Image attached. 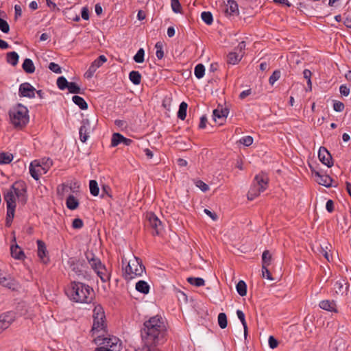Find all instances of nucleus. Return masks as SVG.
Returning a JSON list of instances; mask_svg holds the SVG:
<instances>
[{"mask_svg":"<svg viewBox=\"0 0 351 351\" xmlns=\"http://www.w3.org/2000/svg\"><path fill=\"white\" fill-rule=\"evenodd\" d=\"M49 69L56 73H61L62 72L60 66L55 62H51Z\"/></svg>","mask_w":351,"mask_h":351,"instance_id":"nucleus-59","label":"nucleus"},{"mask_svg":"<svg viewBox=\"0 0 351 351\" xmlns=\"http://www.w3.org/2000/svg\"><path fill=\"white\" fill-rule=\"evenodd\" d=\"M187 281L196 287H201L204 285V280L202 278L189 277L187 278Z\"/></svg>","mask_w":351,"mask_h":351,"instance_id":"nucleus-43","label":"nucleus"},{"mask_svg":"<svg viewBox=\"0 0 351 351\" xmlns=\"http://www.w3.org/2000/svg\"><path fill=\"white\" fill-rule=\"evenodd\" d=\"M237 315L243 326L244 337H245V339H246L247 336V323H246L245 318V314L243 313V312L242 311L237 310Z\"/></svg>","mask_w":351,"mask_h":351,"instance_id":"nucleus-36","label":"nucleus"},{"mask_svg":"<svg viewBox=\"0 0 351 351\" xmlns=\"http://www.w3.org/2000/svg\"><path fill=\"white\" fill-rule=\"evenodd\" d=\"M107 61V58L104 55L99 56L96 60H95L89 66L84 75L86 78H91L97 69L99 68L104 63Z\"/></svg>","mask_w":351,"mask_h":351,"instance_id":"nucleus-9","label":"nucleus"},{"mask_svg":"<svg viewBox=\"0 0 351 351\" xmlns=\"http://www.w3.org/2000/svg\"><path fill=\"white\" fill-rule=\"evenodd\" d=\"M262 192H263V191H259L258 187H257V185H256L253 183L250 191H248L247 198L250 200H253L254 198L258 197Z\"/></svg>","mask_w":351,"mask_h":351,"instance_id":"nucleus-34","label":"nucleus"},{"mask_svg":"<svg viewBox=\"0 0 351 351\" xmlns=\"http://www.w3.org/2000/svg\"><path fill=\"white\" fill-rule=\"evenodd\" d=\"M166 332L164 319L155 315L145 322L141 336L145 346H158L165 342Z\"/></svg>","mask_w":351,"mask_h":351,"instance_id":"nucleus-1","label":"nucleus"},{"mask_svg":"<svg viewBox=\"0 0 351 351\" xmlns=\"http://www.w3.org/2000/svg\"><path fill=\"white\" fill-rule=\"evenodd\" d=\"M171 104V99L169 97H166L162 101V106L167 110H170Z\"/></svg>","mask_w":351,"mask_h":351,"instance_id":"nucleus-64","label":"nucleus"},{"mask_svg":"<svg viewBox=\"0 0 351 351\" xmlns=\"http://www.w3.org/2000/svg\"><path fill=\"white\" fill-rule=\"evenodd\" d=\"M228 111L226 108L215 109L213 112V119L217 125H221L226 121Z\"/></svg>","mask_w":351,"mask_h":351,"instance_id":"nucleus-12","label":"nucleus"},{"mask_svg":"<svg viewBox=\"0 0 351 351\" xmlns=\"http://www.w3.org/2000/svg\"><path fill=\"white\" fill-rule=\"evenodd\" d=\"M14 319L15 315L12 311L0 315V333L7 329Z\"/></svg>","mask_w":351,"mask_h":351,"instance_id":"nucleus-11","label":"nucleus"},{"mask_svg":"<svg viewBox=\"0 0 351 351\" xmlns=\"http://www.w3.org/2000/svg\"><path fill=\"white\" fill-rule=\"evenodd\" d=\"M67 89L70 93L82 94L80 87L75 82H69Z\"/></svg>","mask_w":351,"mask_h":351,"instance_id":"nucleus-44","label":"nucleus"},{"mask_svg":"<svg viewBox=\"0 0 351 351\" xmlns=\"http://www.w3.org/2000/svg\"><path fill=\"white\" fill-rule=\"evenodd\" d=\"M121 276L128 283L132 279V266L130 262L123 258L121 261Z\"/></svg>","mask_w":351,"mask_h":351,"instance_id":"nucleus-15","label":"nucleus"},{"mask_svg":"<svg viewBox=\"0 0 351 351\" xmlns=\"http://www.w3.org/2000/svg\"><path fill=\"white\" fill-rule=\"evenodd\" d=\"M66 293L71 300L77 303H90L95 297V292L91 287L78 281L71 282Z\"/></svg>","mask_w":351,"mask_h":351,"instance_id":"nucleus-2","label":"nucleus"},{"mask_svg":"<svg viewBox=\"0 0 351 351\" xmlns=\"http://www.w3.org/2000/svg\"><path fill=\"white\" fill-rule=\"evenodd\" d=\"M22 68L27 73L31 74L35 71V66L33 61L29 58H25L22 64Z\"/></svg>","mask_w":351,"mask_h":351,"instance_id":"nucleus-28","label":"nucleus"},{"mask_svg":"<svg viewBox=\"0 0 351 351\" xmlns=\"http://www.w3.org/2000/svg\"><path fill=\"white\" fill-rule=\"evenodd\" d=\"M171 5L172 10L175 13H180L182 10V6L179 0H171Z\"/></svg>","mask_w":351,"mask_h":351,"instance_id":"nucleus-51","label":"nucleus"},{"mask_svg":"<svg viewBox=\"0 0 351 351\" xmlns=\"http://www.w3.org/2000/svg\"><path fill=\"white\" fill-rule=\"evenodd\" d=\"M224 12L226 15L235 16L239 14L238 4L234 0H228Z\"/></svg>","mask_w":351,"mask_h":351,"instance_id":"nucleus-20","label":"nucleus"},{"mask_svg":"<svg viewBox=\"0 0 351 351\" xmlns=\"http://www.w3.org/2000/svg\"><path fill=\"white\" fill-rule=\"evenodd\" d=\"M195 186L198 187L202 191L206 192L209 190V186L202 180H197L195 182Z\"/></svg>","mask_w":351,"mask_h":351,"instance_id":"nucleus-55","label":"nucleus"},{"mask_svg":"<svg viewBox=\"0 0 351 351\" xmlns=\"http://www.w3.org/2000/svg\"><path fill=\"white\" fill-rule=\"evenodd\" d=\"M123 139V136H122L120 133H113L112 141H111V146L116 147L120 143L122 142Z\"/></svg>","mask_w":351,"mask_h":351,"instance_id":"nucleus-47","label":"nucleus"},{"mask_svg":"<svg viewBox=\"0 0 351 351\" xmlns=\"http://www.w3.org/2000/svg\"><path fill=\"white\" fill-rule=\"evenodd\" d=\"M262 276L263 278H265L269 280H274L271 273L269 272V269H267V267L262 266Z\"/></svg>","mask_w":351,"mask_h":351,"instance_id":"nucleus-58","label":"nucleus"},{"mask_svg":"<svg viewBox=\"0 0 351 351\" xmlns=\"http://www.w3.org/2000/svg\"><path fill=\"white\" fill-rule=\"evenodd\" d=\"M36 243L38 245V256L43 263H47L49 262V258L47 256L48 252L47 250V247L45 242L38 239L37 240Z\"/></svg>","mask_w":351,"mask_h":351,"instance_id":"nucleus-16","label":"nucleus"},{"mask_svg":"<svg viewBox=\"0 0 351 351\" xmlns=\"http://www.w3.org/2000/svg\"><path fill=\"white\" fill-rule=\"evenodd\" d=\"M57 86L60 90L67 88L69 82L64 76H60L57 79Z\"/></svg>","mask_w":351,"mask_h":351,"instance_id":"nucleus-46","label":"nucleus"},{"mask_svg":"<svg viewBox=\"0 0 351 351\" xmlns=\"http://www.w3.org/2000/svg\"><path fill=\"white\" fill-rule=\"evenodd\" d=\"M72 100L73 103L75 105L78 106L80 109L86 110L88 108V104L82 97L78 95H74L72 97Z\"/></svg>","mask_w":351,"mask_h":351,"instance_id":"nucleus-32","label":"nucleus"},{"mask_svg":"<svg viewBox=\"0 0 351 351\" xmlns=\"http://www.w3.org/2000/svg\"><path fill=\"white\" fill-rule=\"evenodd\" d=\"M134 261H135L136 265V268L133 270V275L137 277L142 276L145 273V267L143 265L142 261L136 256H133V266L135 265Z\"/></svg>","mask_w":351,"mask_h":351,"instance_id":"nucleus-24","label":"nucleus"},{"mask_svg":"<svg viewBox=\"0 0 351 351\" xmlns=\"http://www.w3.org/2000/svg\"><path fill=\"white\" fill-rule=\"evenodd\" d=\"M14 158L13 154L8 152H0V165L10 164Z\"/></svg>","mask_w":351,"mask_h":351,"instance_id":"nucleus-33","label":"nucleus"},{"mask_svg":"<svg viewBox=\"0 0 351 351\" xmlns=\"http://www.w3.org/2000/svg\"><path fill=\"white\" fill-rule=\"evenodd\" d=\"M19 56L15 51L8 52L6 54V61L8 64L16 66L19 62Z\"/></svg>","mask_w":351,"mask_h":351,"instance_id":"nucleus-31","label":"nucleus"},{"mask_svg":"<svg viewBox=\"0 0 351 351\" xmlns=\"http://www.w3.org/2000/svg\"><path fill=\"white\" fill-rule=\"evenodd\" d=\"M314 177L315 181L321 185L326 187H329L332 184V179L328 175H322L319 172L316 171L314 173Z\"/></svg>","mask_w":351,"mask_h":351,"instance_id":"nucleus-23","label":"nucleus"},{"mask_svg":"<svg viewBox=\"0 0 351 351\" xmlns=\"http://www.w3.org/2000/svg\"><path fill=\"white\" fill-rule=\"evenodd\" d=\"M319 306L324 310L330 312H337L336 304L334 301L323 300L319 302Z\"/></svg>","mask_w":351,"mask_h":351,"instance_id":"nucleus-26","label":"nucleus"},{"mask_svg":"<svg viewBox=\"0 0 351 351\" xmlns=\"http://www.w3.org/2000/svg\"><path fill=\"white\" fill-rule=\"evenodd\" d=\"M242 56H239L235 52H230L227 57V62L228 64H236L241 60Z\"/></svg>","mask_w":351,"mask_h":351,"instance_id":"nucleus-37","label":"nucleus"},{"mask_svg":"<svg viewBox=\"0 0 351 351\" xmlns=\"http://www.w3.org/2000/svg\"><path fill=\"white\" fill-rule=\"evenodd\" d=\"M94 343L99 346H104L106 347L112 348L115 349L119 339L115 336L105 337L104 334L96 336L93 340Z\"/></svg>","mask_w":351,"mask_h":351,"instance_id":"nucleus-7","label":"nucleus"},{"mask_svg":"<svg viewBox=\"0 0 351 351\" xmlns=\"http://www.w3.org/2000/svg\"><path fill=\"white\" fill-rule=\"evenodd\" d=\"M253 138L251 136H246L240 138L237 143L248 147L253 143Z\"/></svg>","mask_w":351,"mask_h":351,"instance_id":"nucleus-48","label":"nucleus"},{"mask_svg":"<svg viewBox=\"0 0 351 351\" xmlns=\"http://www.w3.org/2000/svg\"><path fill=\"white\" fill-rule=\"evenodd\" d=\"M339 91L341 95L347 97L350 94V88H348L346 85L342 84L339 87Z\"/></svg>","mask_w":351,"mask_h":351,"instance_id":"nucleus-61","label":"nucleus"},{"mask_svg":"<svg viewBox=\"0 0 351 351\" xmlns=\"http://www.w3.org/2000/svg\"><path fill=\"white\" fill-rule=\"evenodd\" d=\"M83 226H84V222L80 218L75 219L72 222V227L74 229H80L83 227Z\"/></svg>","mask_w":351,"mask_h":351,"instance_id":"nucleus-57","label":"nucleus"},{"mask_svg":"<svg viewBox=\"0 0 351 351\" xmlns=\"http://www.w3.org/2000/svg\"><path fill=\"white\" fill-rule=\"evenodd\" d=\"M202 21L207 25H211L213 21V14L210 12H203L201 14Z\"/></svg>","mask_w":351,"mask_h":351,"instance_id":"nucleus-45","label":"nucleus"},{"mask_svg":"<svg viewBox=\"0 0 351 351\" xmlns=\"http://www.w3.org/2000/svg\"><path fill=\"white\" fill-rule=\"evenodd\" d=\"M145 51L143 48H141L137 53L133 56V60L136 63H142L144 62Z\"/></svg>","mask_w":351,"mask_h":351,"instance_id":"nucleus-49","label":"nucleus"},{"mask_svg":"<svg viewBox=\"0 0 351 351\" xmlns=\"http://www.w3.org/2000/svg\"><path fill=\"white\" fill-rule=\"evenodd\" d=\"M66 205L69 209L73 210L79 206V202L73 195H69L66 198Z\"/></svg>","mask_w":351,"mask_h":351,"instance_id":"nucleus-30","label":"nucleus"},{"mask_svg":"<svg viewBox=\"0 0 351 351\" xmlns=\"http://www.w3.org/2000/svg\"><path fill=\"white\" fill-rule=\"evenodd\" d=\"M280 71L279 70H276L273 72L272 75L269 78V82L271 85H274V83L279 80L280 77Z\"/></svg>","mask_w":351,"mask_h":351,"instance_id":"nucleus-52","label":"nucleus"},{"mask_svg":"<svg viewBox=\"0 0 351 351\" xmlns=\"http://www.w3.org/2000/svg\"><path fill=\"white\" fill-rule=\"evenodd\" d=\"M147 219L149 226L153 229V234L157 235L160 234L163 230V226L160 219L152 213L147 214Z\"/></svg>","mask_w":351,"mask_h":351,"instance_id":"nucleus-8","label":"nucleus"},{"mask_svg":"<svg viewBox=\"0 0 351 351\" xmlns=\"http://www.w3.org/2000/svg\"><path fill=\"white\" fill-rule=\"evenodd\" d=\"M141 75L138 71H133V84L138 85L141 83Z\"/></svg>","mask_w":351,"mask_h":351,"instance_id":"nucleus-60","label":"nucleus"},{"mask_svg":"<svg viewBox=\"0 0 351 351\" xmlns=\"http://www.w3.org/2000/svg\"><path fill=\"white\" fill-rule=\"evenodd\" d=\"M12 241L14 244H12L10 247V253L12 258L17 260H23L25 258V255L23 250L16 243V237H13Z\"/></svg>","mask_w":351,"mask_h":351,"instance_id":"nucleus-18","label":"nucleus"},{"mask_svg":"<svg viewBox=\"0 0 351 351\" xmlns=\"http://www.w3.org/2000/svg\"><path fill=\"white\" fill-rule=\"evenodd\" d=\"M4 200L6 206L16 207V199L22 206L27 202V185L23 181H17L12 184L6 192L3 193Z\"/></svg>","mask_w":351,"mask_h":351,"instance_id":"nucleus-3","label":"nucleus"},{"mask_svg":"<svg viewBox=\"0 0 351 351\" xmlns=\"http://www.w3.org/2000/svg\"><path fill=\"white\" fill-rule=\"evenodd\" d=\"M272 256L269 251L265 250L263 252L262 255V266L268 267L271 262Z\"/></svg>","mask_w":351,"mask_h":351,"instance_id":"nucleus-40","label":"nucleus"},{"mask_svg":"<svg viewBox=\"0 0 351 351\" xmlns=\"http://www.w3.org/2000/svg\"><path fill=\"white\" fill-rule=\"evenodd\" d=\"M0 285L12 291H17L20 288V285L16 280L10 276H2L1 274H0Z\"/></svg>","mask_w":351,"mask_h":351,"instance_id":"nucleus-13","label":"nucleus"},{"mask_svg":"<svg viewBox=\"0 0 351 351\" xmlns=\"http://www.w3.org/2000/svg\"><path fill=\"white\" fill-rule=\"evenodd\" d=\"M253 183L257 185L259 191H264L267 187L268 178L263 173L258 174L256 176Z\"/></svg>","mask_w":351,"mask_h":351,"instance_id":"nucleus-21","label":"nucleus"},{"mask_svg":"<svg viewBox=\"0 0 351 351\" xmlns=\"http://www.w3.org/2000/svg\"><path fill=\"white\" fill-rule=\"evenodd\" d=\"M268 343L271 349L276 348L278 345V341L273 336L269 337Z\"/></svg>","mask_w":351,"mask_h":351,"instance_id":"nucleus-63","label":"nucleus"},{"mask_svg":"<svg viewBox=\"0 0 351 351\" xmlns=\"http://www.w3.org/2000/svg\"><path fill=\"white\" fill-rule=\"evenodd\" d=\"M155 48L156 49V55L158 59L161 60L164 57V51H163V45L161 42L156 43L155 45Z\"/></svg>","mask_w":351,"mask_h":351,"instance_id":"nucleus-50","label":"nucleus"},{"mask_svg":"<svg viewBox=\"0 0 351 351\" xmlns=\"http://www.w3.org/2000/svg\"><path fill=\"white\" fill-rule=\"evenodd\" d=\"M238 293L241 296H245L247 293V286L243 280H240L236 287Z\"/></svg>","mask_w":351,"mask_h":351,"instance_id":"nucleus-41","label":"nucleus"},{"mask_svg":"<svg viewBox=\"0 0 351 351\" xmlns=\"http://www.w3.org/2000/svg\"><path fill=\"white\" fill-rule=\"evenodd\" d=\"M194 74L197 79H201L205 74V67L202 64H198L194 69Z\"/></svg>","mask_w":351,"mask_h":351,"instance_id":"nucleus-38","label":"nucleus"},{"mask_svg":"<svg viewBox=\"0 0 351 351\" xmlns=\"http://www.w3.org/2000/svg\"><path fill=\"white\" fill-rule=\"evenodd\" d=\"M345 106L343 103L339 101H335L333 103V109L336 112H342L344 110Z\"/></svg>","mask_w":351,"mask_h":351,"instance_id":"nucleus-56","label":"nucleus"},{"mask_svg":"<svg viewBox=\"0 0 351 351\" xmlns=\"http://www.w3.org/2000/svg\"><path fill=\"white\" fill-rule=\"evenodd\" d=\"M9 115L12 124L16 128H21L29 121L28 110L21 104H18L9 111Z\"/></svg>","mask_w":351,"mask_h":351,"instance_id":"nucleus-4","label":"nucleus"},{"mask_svg":"<svg viewBox=\"0 0 351 351\" xmlns=\"http://www.w3.org/2000/svg\"><path fill=\"white\" fill-rule=\"evenodd\" d=\"M114 123L121 130L126 129L128 125L127 122L124 120H116Z\"/></svg>","mask_w":351,"mask_h":351,"instance_id":"nucleus-62","label":"nucleus"},{"mask_svg":"<svg viewBox=\"0 0 351 351\" xmlns=\"http://www.w3.org/2000/svg\"><path fill=\"white\" fill-rule=\"evenodd\" d=\"M70 267L73 271L75 273V274L78 276L85 277L86 275V266L80 261H69Z\"/></svg>","mask_w":351,"mask_h":351,"instance_id":"nucleus-19","label":"nucleus"},{"mask_svg":"<svg viewBox=\"0 0 351 351\" xmlns=\"http://www.w3.org/2000/svg\"><path fill=\"white\" fill-rule=\"evenodd\" d=\"M93 130L94 128H91L88 119H84L82 121V125H81L79 132H88L90 130Z\"/></svg>","mask_w":351,"mask_h":351,"instance_id":"nucleus-53","label":"nucleus"},{"mask_svg":"<svg viewBox=\"0 0 351 351\" xmlns=\"http://www.w3.org/2000/svg\"><path fill=\"white\" fill-rule=\"evenodd\" d=\"M15 207H13L12 206H7V215H6V219H5V226L8 227H10L12 224V222L13 221L14 217V213H15Z\"/></svg>","mask_w":351,"mask_h":351,"instance_id":"nucleus-29","label":"nucleus"},{"mask_svg":"<svg viewBox=\"0 0 351 351\" xmlns=\"http://www.w3.org/2000/svg\"><path fill=\"white\" fill-rule=\"evenodd\" d=\"M0 30L5 34H8L10 32L8 23L1 18H0Z\"/></svg>","mask_w":351,"mask_h":351,"instance_id":"nucleus-54","label":"nucleus"},{"mask_svg":"<svg viewBox=\"0 0 351 351\" xmlns=\"http://www.w3.org/2000/svg\"><path fill=\"white\" fill-rule=\"evenodd\" d=\"M188 104L185 101H182L179 106V110L177 114L178 117L181 120H184L186 117Z\"/></svg>","mask_w":351,"mask_h":351,"instance_id":"nucleus-35","label":"nucleus"},{"mask_svg":"<svg viewBox=\"0 0 351 351\" xmlns=\"http://www.w3.org/2000/svg\"><path fill=\"white\" fill-rule=\"evenodd\" d=\"M318 158L319 160L328 167L333 165L332 156L329 152L324 147H321L318 152Z\"/></svg>","mask_w":351,"mask_h":351,"instance_id":"nucleus-14","label":"nucleus"},{"mask_svg":"<svg viewBox=\"0 0 351 351\" xmlns=\"http://www.w3.org/2000/svg\"><path fill=\"white\" fill-rule=\"evenodd\" d=\"M36 88L28 82L22 83L19 86V95L21 97H35Z\"/></svg>","mask_w":351,"mask_h":351,"instance_id":"nucleus-10","label":"nucleus"},{"mask_svg":"<svg viewBox=\"0 0 351 351\" xmlns=\"http://www.w3.org/2000/svg\"><path fill=\"white\" fill-rule=\"evenodd\" d=\"M217 321L221 328L224 329L227 327V316L224 313H220L218 315Z\"/></svg>","mask_w":351,"mask_h":351,"instance_id":"nucleus-42","label":"nucleus"},{"mask_svg":"<svg viewBox=\"0 0 351 351\" xmlns=\"http://www.w3.org/2000/svg\"><path fill=\"white\" fill-rule=\"evenodd\" d=\"M38 167H40L38 160H34L29 165V173L36 180L39 179L40 175L43 174L42 170Z\"/></svg>","mask_w":351,"mask_h":351,"instance_id":"nucleus-22","label":"nucleus"},{"mask_svg":"<svg viewBox=\"0 0 351 351\" xmlns=\"http://www.w3.org/2000/svg\"><path fill=\"white\" fill-rule=\"evenodd\" d=\"M135 289L141 293L147 295L149 292L150 287L145 280H139L135 285Z\"/></svg>","mask_w":351,"mask_h":351,"instance_id":"nucleus-25","label":"nucleus"},{"mask_svg":"<svg viewBox=\"0 0 351 351\" xmlns=\"http://www.w3.org/2000/svg\"><path fill=\"white\" fill-rule=\"evenodd\" d=\"M40 162V168L43 174L46 173L49 169L53 165V160L49 158H44L38 160Z\"/></svg>","mask_w":351,"mask_h":351,"instance_id":"nucleus-27","label":"nucleus"},{"mask_svg":"<svg viewBox=\"0 0 351 351\" xmlns=\"http://www.w3.org/2000/svg\"><path fill=\"white\" fill-rule=\"evenodd\" d=\"M93 325L92 327V336L94 337L96 332H101L102 334L106 332V324L105 322L106 316L103 307L97 304L93 309Z\"/></svg>","mask_w":351,"mask_h":351,"instance_id":"nucleus-6","label":"nucleus"},{"mask_svg":"<svg viewBox=\"0 0 351 351\" xmlns=\"http://www.w3.org/2000/svg\"><path fill=\"white\" fill-rule=\"evenodd\" d=\"M89 189L90 194L93 196H97L99 195V189L98 184L96 180H91L89 182Z\"/></svg>","mask_w":351,"mask_h":351,"instance_id":"nucleus-39","label":"nucleus"},{"mask_svg":"<svg viewBox=\"0 0 351 351\" xmlns=\"http://www.w3.org/2000/svg\"><path fill=\"white\" fill-rule=\"evenodd\" d=\"M86 257L91 268L95 271L101 280L103 282L108 281L110 277V274L101 260L92 252H87Z\"/></svg>","mask_w":351,"mask_h":351,"instance_id":"nucleus-5","label":"nucleus"},{"mask_svg":"<svg viewBox=\"0 0 351 351\" xmlns=\"http://www.w3.org/2000/svg\"><path fill=\"white\" fill-rule=\"evenodd\" d=\"M333 289L337 294L343 295L348 293L349 285L346 280L341 278L335 282Z\"/></svg>","mask_w":351,"mask_h":351,"instance_id":"nucleus-17","label":"nucleus"}]
</instances>
